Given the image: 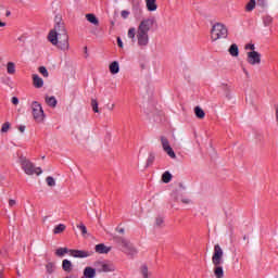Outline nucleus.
<instances>
[{"label":"nucleus","mask_w":278,"mask_h":278,"mask_svg":"<svg viewBox=\"0 0 278 278\" xmlns=\"http://www.w3.org/2000/svg\"><path fill=\"white\" fill-rule=\"evenodd\" d=\"M140 273H141L143 278H149V266L142 265L140 267Z\"/></svg>","instance_id":"nucleus-31"},{"label":"nucleus","mask_w":278,"mask_h":278,"mask_svg":"<svg viewBox=\"0 0 278 278\" xmlns=\"http://www.w3.org/2000/svg\"><path fill=\"white\" fill-rule=\"evenodd\" d=\"M179 188H184V184L179 182L178 184Z\"/></svg>","instance_id":"nucleus-53"},{"label":"nucleus","mask_w":278,"mask_h":278,"mask_svg":"<svg viewBox=\"0 0 278 278\" xmlns=\"http://www.w3.org/2000/svg\"><path fill=\"white\" fill-rule=\"evenodd\" d=\"M243 73H245L247 77H249V72L244 67H243Z\"/></svg>","instance_id":"nucleus-50"},{"label":"nucleus","mask_w":278,"mask_h":278,"mask_svg":"<svg viewBox=\"0 0 278 278\" xmlns=\"http://www.w3.org/2000/svg\"><path fill=\"white\" fill-rule=\"evenodd\" d=\"M3 61V59L0 56V62H2Z\"/></svg>","instance_id":"nucleus-57"},{"label":"nucleus","mask_w":278,"mask_h":278,"mask_svg":"<svg viewBox=\"0 0 278 278\" xmlns=\"http://www.w3.org/2000/svg\"><path fill=\"white\" fill-rule=\"evenodd\" d=\"M14 205H16V200L10 199V200H9V206H10V207H14Z\"/></svg>","instance_id":"nucleus-46"},{"label":"nucleus","mask_w":278,"mask_h":278,"mask_svg":"<svg viewBox=\"0 0 278 278\" xmlns=\"http://www.w3.org/2000/svg\"><path fill=\"white\" fill-rule=\"evenodd\" d=\"M91 108L96 114H99V102L97 99H91Z\"/></svg>","instance_id":"nucleus-32"},{"label":"nucleus","mask_w":278,"mask_h":278,"mask_svg":"<svg viewBox=\"0 0 278 278\" xmlns=\"http://www.w3.org/2000/svg\"><path fill=\"white\" fill-rule=\"evenodd\" d=\"M70 255H72V257L86 258V257H90V255H92V251L70 250Z\"/></svg>","instance_id":"nucleus-11"},{"label":"nucleus","mask_w":278,"mask_h":278,"mask_svg":"<svg viewBox=\"0 0 278 278\" xmlns=\"http://www.w3.org/2000/svg\"><path fill=\"white\" fill-rule=\"evenodd\" d=\"M39 73L41 75H43L45 77H49V72L47 71V67H45V66L39 67Z\"/></svg>","instance_id":"nucleus-40"},{"label":"nucleus","mask_w":278,"mask_h":278,"mask_svg":"<svg viewBox=\"0 0 278 278\" xmlns=\"http://www.w3.org/2000/svg\"><path fill=\"white\" fill-rule=\"evenodd\" d=\"M180 201H181V203H185V205L190 204V199H188V198H181Z\"/></svg>","instance_id":"nucleus-43"},{"label":"nucleus","mask_w":278,"mask_h":278,"mask_svg":"<svg viewBox=\"0 0 278 278\" xmlns=\"http://www.w3.org/2000/svg\"><path fill=\"white\" fill-rule=\"evenodd\" d=\"M121 15L123 18H127L129 16V11H122Z\"/></svg>","instance_id":"nucleus-44"},{"label":"nucleus","mask_w":278,"mask_h":278,"mask_svg":"<svg viewBox=\"0 0 278 278\" xmlns=\"http://www.w3.org/2000/svg\"><path fill=\"white\" fill-rule=\"evenodd\" d=\"M10 127H11L10 122L4 123L1 127V134H8V131H10Z\"/></svg>","instance_id":"nucleus-34"},{"label":"nucleus","mask_w":278,"mask_h":278,"mask_svg":"<svg viewBox=\"0 0 278 278\" xmlns=\"http://www.w3.org/2000/svg\"><path fill=\"white\" fill-rule=\"evenodd\" d=\"M66 34H68V30H66V24H64V20H62L60 14L55 15L54 27L48 34L49 42L55 43L58 42V36H64Z\"/></svg>","instance_id":"nucleus-2"},{"label":"nucleus","mask_w":278,"mask_h":278,"mask_svg":"<svg viewBox=\"0 0 278 278\" xmlns=\"http://www.w3.org/2000/svg\"><path fill=\"white\" fill-rule=\"evenodd\" d=\"M96 268H98V269H99V268H101V266H96Z\"/></svg>","instance_id":"nucleus-59"},{"label":"nucleus","mask_w":278,"mask_h":278,"mask_svg":"<svg viewBox=\"0 0 278 278\" xmlns=\"http://www.w3.org/2000/svg\"><path fill=\"white\" fill-rule=\"evenodd\" d=\"M114 241L116 244H119L121 248H123V252L126 253V255H136L138 253V250L134 247L131 241L125 237H114Z\"/></svg>","instance_id":"nucleus-5"},{"label":"nucleus","mask_w":278,"mask_h":278,"mask_svg":"<svg viewBox=\"0 0 278 278\" xmlns=\"http://www.w3.org/2000/svg\"><path fill=\"white\" fill-rule=\"evenodd\" d=\"M0 27H5V23L0 21Z\"/></svg>","instance_id":"nucleus-52"},{"label":"nucleus","mask_w":278,"mask_h":278,"mask_svg":"<svg viewBox=\"0 0 278 278\" xmlns=\"http://www.w3.org/2000/svg\"><path fill=\"white\" fill-rule=\"evenodd\" d=\"M62 268L65 273H72L73 270V263L68 260H63Z\"/></svg>","instance_id":"nucleus-18"},{"label":"nucleus","mask_w":278,"mask_h":278,"mask_svg":"<svg viewBox=\"0 0 278 278\" xmlns=\"http://www.w3.org/2000/svg\"><path fill=\"white\" fill-rule=\"evenodd\" d=\"M11 101H12L13 105H18V98L17 97H13L11 99Z\"/></svg>","instance_id":"nucleus-45"},{"label":"nucleus","mask_w":278,"mask_h":278,"mask_svg":"<svg viewBox=\"0 0 278 278\" xmlns=\"http://www.w3.org/2000/svg\"><path fill=\"white\" fill-rule=\"evenodd\" d=\"M54 47H58L61 51H68L71 49V43H68V34L59 35L56 37V42H51Z\"/></svg>","instance_id":"nucleus-8"},{"label":"nucleus","mask_w":278,"mask_h":278,"mask_svg":"<svg viewBox=\"0 0 278 278\" xmlns=\"http://www.w3.org/2000/svg\"><path fill=\"white\" fill-rule=\"evenodd\" d=\"M227 26L222 23H216L211 29V38L213 41L220 40V38H227Z\"/></svg>","instance_id":"nucleus-6"},{"label":"nucleus","mask_w":278,"mask_h":278,"mask_svg":"<svg viewBox=\"0 0 278 278\" xmlns=\"http://www.w3.org/2000/svg\"><path fill=\"white\" fill-rule=\"evenodd\" d=\"M112 27H114V22H111Z\"/></svg>","instance_id":"nucleus-55"},{"label":"nucleus","mask_w":278,"mask_h":278,"mask_svg":"<svg viewBox=\"0 0 278 278\" xmlns=\"http://www.w3.org/2000/svg\"><path fill=\"white\" fill-rule=\"evenodd\" d=\"M7 73L9 75H15V73H16V64H14V62H8V64H7Z\"/></svg>","instance_id":"nucleus-21"},{"label":"nucleus","mask_w":278,"mask_h":278,"mask_svg":"<svg viewBox=\"0 0 278 278\" xmlns=\"http://www.w3.org/2000/svg\"><path fill=\"white\" fill-rule=\"evenodd\" d=\"M84 277L85 278H96L97 277V269L90 266L84 269Z\"/></svg>","instance_id":"nucleus-13"},{"label":"nucleus","mask_w":278,"mask_h":278,"mask_svg":"<svg viewBox=\"0 0 278 278\" xmlns=\"http://www.w3.org/2000/svg\"><path fill=\"white\" fill-rule=\"evenodd\" d=\"M20 164L22 166V170H24L26 175H42V168L36 167L34 163L25 156H20Z\"/></svg>","instance_id":"nucleus-4"},{"label":"nucleus","mask_w":278,"mask_h":278,"mask_svg":"<svg viewBox=\"0 0 278 278\" xmlns=\"http://www.w3.org/2000/svg\"><path fill=\"white\" fill-rule=\"evenodd\" d=\"M31 112H33V117L36 123H45V110H42V104L39 103L38 101H34L31 103Z\"/></svg>","instance_id":"nucleus-7"},{"label":"nucleus","mask_w":278,"mask_h":278,"mask_svg":"<svg viewBox=\"0 0 278 278\" xmlns=\"http://www.w3.org/2000/svg\"><path fill=\"white\" fill-rule=\"evenodd\" d=\"M155 225L156 227H162V225H164V217L157 216L155 219Z\"/></svg>","instance_id":"nucleus-37"},{"label":"nucleus","mask_w":278,"mask_h":278,"mask_svg":"<svg viewBox=\"0 0 278 278\" xmlns=\"http://www.w3.org/2000/svg\"><path fill=\"white\" fill-rule=\"evenodd\" d=\"M85 16L88 23H91V25L99 27V18H97V15H94V13H88Z\"/></svg>","instance_id":"nucleus-16"},{"label":"nucleus","mask_w":278,"mask_h":278,"mask_svg":"<svg viewBox=\"0 0 278 278\" xmlns=\"http://www.w3.org/2000/svg\"><path fill=\"white\" fill-rule=\"evenodd\" d=\"M228 51L232 58H238V55H240V50L236 43H232Z\"/></svg>","instance_id":"nucleus-20"},{"label":"nucleus","mask_w":278,"mask_h":278,"mask_svg":"<svg viewBox=\"0 0 278 278\" xmlns=\"http://www.w3.org/2000/svg\"><path fill=\"white\" fill-rule=\"evenodd\" d=\"M155 25V17L147 18L140 22L137 29V40L138 46L143 49L149 45V31H151V27Z\"/></svg>","instance_id":"nucleus-1"},{"label":"nucleus","mask_w":278,"mask_h":278,"mask_svg":"<svg viewBox=\"0 0 278 278\" xmlns=\"http://www.w3.org/2000/svg\"><path fill=\"white\" fill-rule=\"evenodd\" d=\"M256 3L260 8H266V5L268 4V0H257Z\"/></svg>","instance_id":"nucleus-41"},{"label":"nucleus","mask_w":278,"mask_h":278,"mask_svg":"<svg viewBox=\"0 0 278 278\" xmlns=\"http://www.w3.org/2000/svg\"><path fill=\"white\" fill-rule=\"evenodd\" d=\"M263 23H264L265 27H269V25H273V17L270 15L264 16Z\"/></svg>","instance_id":"nucleus-33"},{"label":"nucleus","mask_w":278,"mask_h":278,"mask_svg":"<svg viewBox=\"0 0 278 278\" xmlns=\"http://www.w3.org/2000/svg\"><path fill=\"white\" fill-rule=\"evenodd\" d=\"M18 130L21 131V134L25 132V126H20Z\"/></svg>","instance_id":"nucleus-48"},{"label":"nucleus","mask_w":278,"mask_h":278,"mask_svg":"<svg viewBox=\"0 0 278 278\" xmlns=\"http://www.w3.org/2000/svg\"><path fill=\"white\" fill-rule=\"evenodd\" d=\"M165 153L172 159V160H176L177 159V154H175V150H173L172 147L169 148H166L165 150Z\"/></svg>","instance_id":"nucleus-28"},{"label":"nucleus","mask_w":278,"mask_h":278,"mask_svg":"<svg viewBox=\"0 0 278 278\" xmlns=\"http://www.w3.org/2000/svg\"><path fill=\"white\" fill-rule=\"evenodd\" d=\"M244 49H247V50L250 49V51H255V45H253V43H248V45H245Z\"/></svg>","instance_id":"nucleus-42"},{"label":"nucleus","mask_w":278,"mask_h":278,"mask_svg":"<svg viewBox=\"0 0 278 278\" xmlns=\"http://www.w3.org/2000/svg\"><path fill=\"white\" fill-rule=\"evenodd\" d=\"M222 88L226 99H231V87L227 84H222Z\"/></svg>","instance_id":"nucleus-22"},{"label":"nucleus","mask_w":278,"mask_h":278,"mask_svg":"<svg viewBox=\"0 0 278 278\" xmlns=\"http://www.w3.org/2000/svg\"><path fill=\"white\" fill-rule=\"evenodd\" d=\"M93 266H101L98 268V273H114L116 270V266L112 262L97 261Z\"/></svg>","instance_id":"nucleus-9"},{"label":"nucleus","mask_w":278,"mask_h":278,"mask_svg":"<svg viewBox=\"0 0 278 278\" xmlns=\"http://www.w3.org/2000/svg\"><path fill=\"white\" fill-rule=\"evenodd\" d=\"M117 46L123 49V40L121 39V37H117Z\"/></svg>","instance_id":"nucleus-47"},{"label":"nucleus","mask_w":278,"mask_h":278,"mask_svg":"<svg viewBox=\"0 0 278 278\" xmlns=\"http://www.w3.org/2000/svg\"><path fill=\"white\" fill-rule=\"evenodd\" d=\"M128 38H131V40H134V38H136V28L128 29Z\"/></svg>","instance_id":"nucleus-39"},{"label":"nucleus","mask_w":278,"mask_h":278,"mask_svg":"<svg viewBox=\"0 0 278 278\" xmlns=\"http://www.w3.org/2000/svg\"><path fill=\"white\" fill-rule=\"evenodd\" d=\"M194 114H195L197 118H200V119L205 118V111H203V109H201V106L194 108Z\"/></svg>","instance_id":"nucleus-23"},{"label":"nucleus","mask_w":278,"mask_h":278,"mask_svg":"<svg viewBox=\"0 0 278 278\" xmlns=\"http://www.w3.org/2000/svg\"><path fill=\"white\" fill-rule=\"evenodd\" d=\"M110 251H112V248H108L103 243H99L96 245V253L108 254V253H110Z\"/></svg>","instance_id":"nucleus-14"},{"label":"nucleus","mask_w":278,"mask_h":278,"mask_svg":"<svg viewBox=\"0 0 278 278\" xmlns=\"http://www.w3.org/2000/svg\"><path fill=\"white\" fill-rule=\"evenodd\" d=\"M46 181L50 188H53V186H55V178H53L52 176H48L46 178Z\"/></svg>","instance_id":"nucleus-35"},{"label":"nucleus","mask_w":278,"mask_h":278,"mask_svg":"<svg viewBox=\"0 0 278 278\" xmlns=\"http://www.w3.org/2000/svg\"><path fill=\"white\" fill-rule=\"evenodd\" d=\"M85 51H88V47H85Z\"/></svg>","instance_id":"nucleus-56"},{"label":"nucleus","mask_w":278,"mask_h":278,"mask_svg":"<svg viewBox=\"0 0 278 278\" xmlns=\"http://www.w3.org/2000/svg\"><path fill=\"white\" fill-rule=\"evenodd\" d=\"M255 10V0H250L245 5L247 12H253Z\"/></svg>","instance_id":"nucleus-29"},{"label":"nucleus","mask_w":278,"mask_h":278,"mask_svg":"<svg viewBox=\"0 0 278 278\" xmlns=\"http://www.w3.org/2000/svg\"><path fill=\"white\" fill-rule=\"evenodd\" d=\"M224 255H225V252H223V248H220V244H215L212 262H213V265L215 266L214 275L216 278L225 277V271L223 270V266H220V264H223Z\"/></svg>","instance_id":"nucleus-3"},{"label":"nucleus","mask_w":278,"mask_h":278,"mask_svg":"<svg viewBox=\"0 0 278 278\" xmlns=\"http://www.w3.org/2000/svg\"><path fill=\"white\" fill-rule=\"evenodd\" d=\"M45 101L47 103V105H49V108H56L58 106V100L55 99V97L51 96H46Z\"/></svg>","instance_id":"nucleus-17"},{"label":"nucleus","mask_w":278,"mask_h":278,"mask_svg":"<svg viewBox=\"0 0 278 278\" xmlns=\"http://www.w3.org/2000/svg\"><path fill=\"white\" fill-rule=\"evenodd\" d=\"M118 232H119V233H125V228H121V229L118 230Z\"/></svg>","instance_id":"nucleus-51"},{"label":"nucleus","mask_w":278,"mask_h":278,"mask_svg":"<svg viewBox=\"0 0 278 278\" xmlns=\"http://www.w3.org/2000/svg\"><path fill=\"white\" fill-rule=\"evenodd\" d=\"M77 228L80 229L83 236H86V233H88V228H86V225L79 224Z\"/></svg>","instance_id":"nucleus-38"},{"label":"nucleus","mask_w":278,"mask_h":278,"mask_svg":"<svg viewBox=\"0 0 278 278\" xmlns=\"http://www.w3.org/2000/svg\"><path fill=\"white\" fill-rule=\"evenodd\" d=\"M66 253H71V250H68L67 248H59L56 251H55V255L58 257H62V255H66Z\"/></svg>","instance_id":"nucleus-27"},{"label":"nucleus","mask_w":278,"mask_h":278,"mask_svg":"<svg viewBox=\"0 0 278 278\" xmlns=\"http://www.w3.org/2000/svg\"><path fill=\"white\" fill-rule=\"evenodd\" d=\"M173 179V175L170 172H164L162 175V181L163 184H170V180Z\"/></svg>","instance_id":"nucleus-24"},{"label":"nucleus","mask_w":278,"mask_h":278,"mask_svg":"<svg viewBox=\"0 0 278 278\" xmlns=\"http://www.w3.org/2000/svg\"><path fill=\"white\" fill-rule=\"evenodd\" d=\"M33 86L35 88H42L45 86V80L38 74H33Z\"/></svg>","instance_id":"nucleus-12"},{"label":"nucleus","mask_w":278,"mask_h":278,"mask_svg":"<svg viewBox=\"0 0 278 278\" xmlns=\"http://www.w3.org/2000/svg\"><path fill=\"white\" fill-rule=\"evenodd\" d=\"M243 240H247V236L243 237Z\"/></svg>","instance_id":"nucleus-58"},{"label":"nucleus","mask_w":278,"mask_h":278,"mask_svg":"<svg viewBox=\"0 0 278 278\" xmlns=\"http://www.w3.org/2000/svg\"><path fill=\"white\" fill-rule=\"evenodd\" d=\"M11 15H12V12H10V11L5 12V16H11Z\"/></svg>","instance_id":"nucleus-49"},{"label":"nucleus","mask_w":278,"mask_h":278,"mask_svg":"<svg viewBox=\"0 0 278 278\" xmlns=\"http://www.w3.org/2000/svg\"><path fill=\"white\" fill-rule=\"evenodd\" d=\"M247 62L251 64V66L262 64V54L257 51L248 52Z\"/></svg>","instance_id":"nucleus-10"},{"label":"nucleus","mask_w":278,"mask_h":278,"mask_svg":"<svg viewBox=\"0 0 278 278\" xmlns=\"http://www.w3.org/2000/svg\"><path fill=\"white\" fill-rule=\"evenodd\" d=\"M114 108H115V105H114V104H112V105H111V108H110V110H114Z\"/></svg>","instance_id":"nucleus-54"},{"label":"nucleus","mask_w":278,"mask_h":278,"mask_svg":"<svg viewBox=\"0 0 278 278\" xmlns=\"http://www.w3.org/2000/svg\"><path fill=\"white\" fill-rule=\"evenodd\" d=\"M109 68H110V73H111L112 75H116V74H118L119 71H121V67L118 66V63H117L116 61H113V62L110 64Z\"/></svg>","instance_id":"nucleus-19"},{"label":"nucleus","mask_w":278,"mask_h":278,"mask_svg":"<svg viewBox=\"0 0 278 278\" xmlns=\"http://www.w3.org/2000/svg\"><path fill=\"white\" fill-rule=\"evenodd\" d=\"M46 269L48 275H53V273L55 271V263L49 262L48 264H46Z\"/></svg>","instance_id":"nucleus-25"},{"label":"nucleus","mask_w":278,"mask_h":278,"mask_svg":"<svg viewBox=\"0 0 278 278\" xmlns=\"http://www.w3.org/2000/svg\"><path fill=\"white\" fill-rule=\"evenodd\" d=\"M161 143H162V147H163V151L165 149H168L170 148V142L168 141V139L164 136L161 137Z\"/></svg>","instance_id":"nucleus-30"},{"label":"nucleus","mask_w":278,"mask_h":278,"mask_svg":"<svg viewBox=\"0 0 278 278\" xmlns=\"http://www.w3.org/2000/svg\"><path fill=\"white\" fill-rule=\"evenodd\" d=\"M63 231H66V225H64V224H59V225L53 229V233H54V235L63 233Z\"/></svg>","instance_id":"nucleus-26"},{"label":"nucleus","mask_w":278,"mask_h":278,"mask_svg":"<svg viewBox=\"0 0 278 278\" xmlns=\"http://www.w3.org/2000/svg\"><path fill=\"white\" fill-rule=\"evenodd\" d=\"M146 7L148 12H155L157 10V1L156 0H146Z\"/></svg>","instance_id":"nucleus-15"},{"label":"nucleus","mask_w":278,"mask_h":278,"mask_svg":"<svg viewBox=\"0 0 278 278\" xmlns=\"http://www.w3.org/2000/svg\"><path fill=\"white\" fill-rule=\"evenodd\" d=\"M155 162V154L150 153L148 160H147V166H151V164H153Z\"/></svg>","instance_id":"nucleus-36"},{"label":"nucleus","mask_w":278,"mask_h":278,"mask_svg":"<svg viewBox=\"0 0 278 278\" xmlns=\"http://www.w3.org/2000/svg\"><path fill=\"white\" fill-rule=\"evenodd\" d=\"M0 278H3V277L1 276V271H0Z\"/></svg>","instance_id":"nucleus-60"}]
</instances>
